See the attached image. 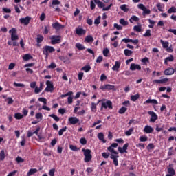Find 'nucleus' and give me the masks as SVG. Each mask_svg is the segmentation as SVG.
Instances as JSON below:
<instances>
[{
    "instance_id": "62",
    "label": "nucleus",
    "mask_w": 176,
    "mask_h": 176,
    "mask_svg": "<svg viewBox=\"0 0 176 176\" xmlns=\"http://www.w3.org/2000/svg\"><path fill=\"white\" fill-rule=\"evenodd\" d=\"M96 4L98 5V8H104L105 6V4L100 1H97Z\"/></svg>"
},
{
    "instance_id": "59",
    "label": "nucleus",
    "mask_w": 176,
    "mask_h": 176,
    "mask_svg": "<svg viewBox=\"0 0 176 176\" xmlns=\"http://www.w3.org/2000/svg\"><path fill=\"white\" fill-rule=\"evenodd\" d=\"M151 30H147L145 32L144 34H143V36H144L145 38L146 37H149L151 36Z\"/></svg>"
},
{
    "instance_id": "2",
    "label": "nucleus",
    "mask_w": 176,
    "mask_h": 176,
    "mask_svg": "<svg viewBox=\"0 0 176 176\" xmlns=\"http://www.w3.org/2000/svg\"><path fill=\"white\" fill-rule=\"evenodd\" d=\"M82 152L84 153V162L85 163H89V162H91V159H93V155H91V150L89 148H82Z\"/></svg>"
},
{
    "instance_id": "64",
    "label": "nucleus",
    "mask_w": 176,
    "mask_h": 176,
    "mask_svg": "<svg viewBox=\"0 0 176 176\" xmlns=\"http://www.w3.org/2000/svg\"><path fill=\"white\" fill-rule=\"evenodd\" d=\"M55 171H56V169H54V168L51 169L49 172V175L50 176H54Z\"/></svg>"
},
{
    "instance_id": "31",
    "label": "nucleus",
    "mask_w": 176,
    "mask_h": 176,
    "mask_svg": "<svg viewBox=\"0 0 176 176\" xmlns=\"http://www.w3.org/2000/svg\"><path fill=\"white\" fill-rule=\"evenodd\" d=\"M124 54L127 57H130V56H131V54H133V51H131V50H130L129 49H125L124 50Z\"/></svg>"
},
{
    "instance_id": "55",
    "label": "nucleus",
    "mask_w": 176,
    "mask_h": 176,
    "mask_svg": "<svg viewBox=\"0 0 176 176\" xmlns=\"http://www.w3.org/2000/svg\"><path fill=\"white\" fill-rule=\"evenodd\" d=\"M140 142H145L146 141H148V138L147 136H141L140 138H139Z\"/></svg>"
},
{
    "instance_id": "23",
    "label": "nucleus",
    "mask_w": 176,
    "mask_h": 176,
    "mask_svg": "<svg viewBox=\"0 0 176 176\" xmlns=\"http://www.w3.org/2000/svg\"><path fill=\"white\" fill-rule=\"evenodd\" d=\"M168 82V78H165L161 79V80H153L154 83H161V84L167 83Z\"/></svg>"
},
{
    "instance_id": "51",
    "label": "nucleus",
    "mask_w": 176,
    "mask_h": 176,
    "mask_svg": "<svg viewBox=\"0 0 176 176\" xmlns=\"http://www.w3.org/2000/svg\"><path fill=\"white\" fill-rule=\"evenodd\" d=\"M14 86L15 87H25V85L23 83H17L16 82H14Z\"/></svg>"
},
{
    "instance_id": "42",
    "label": "nucleus",
    "mask_w": 176,
    "mask_h": 176,
    "mask_svg": "<svg viewBox=\"0 0 176 176\" xmlns=\"http://www.w3.org/2000/svg\"><path fill=\"white\" fill-rule=\"evenodd\" d=\"M127 111V108L124 107H122L118 113H120V115H123V113H125V112Z\"/></svg>"
},
{
    "instance_id": "7",
    "label": "nucleus",
    "mask_w": 176,
    "mask_h": 176,
    "mask_svg": "<svg viewBox=\"0 0 176 176\" xmlns=\"http://www.w3.org/2000/svg\"><path fill=\"white\" fill-rule=\"evenodd\" d=\"M148 114L150 115V116H151V118L149 120V122H151V123H155V122L157 120V114H156V113H155L154 111H148Z\"/></svg>"
},
{
    "instance_id": "50",
    "label": "nucleus",
    "mask_w": 176,
    "mask_h": 176,
    "mask_svg": "<svg viewBox=\"0 0 176 176\" xmlns=\"http://www.w3.org/2000/svg\"><path fill=\"white\" fill-rule=\"evenodd\" d=\"M121 10H123V12H129V8H127V5L123 4L120 6Z\"/></svg>"
},
{
    "instance_id": "47",
    "label": "nucleus",
    "mask_w": 176,
    "mask_h": 176,
    "mask_svg": "<svg viewBox=\"0 0 176 176\" xmlns=\"http://www.w3.org/2000/svg\"><path fill=\"white\" fill-rule=\"evenodd\" d=\"M166 52L168 53H173L174 52V49L173 48V45H170L169 47L168 46L166 49H165Z\"/></svg>"
},
{
    "instance_id": "27",
    "label": "nucleus",
    "mask_w": 176,
    "mask_h": 176,
    "mask_svg": "<svg viewBox=\"0 0 176 176\" xmlns=\"http://www.w3.org/2000/svg\"><path fill=\"white\" fill-rule=\"evenodd\" d=\"M144 104H155V105H157L158 102L156 99H148L144 102Z\"/></svg>"
},
{
    "instance_id": "57",
    "label": "nucleus",
    "mask_w": 176,
    "mask_h": 176,
    "mask_svg": "<svg viewBox=\"0 0 176 176\" xmlns=\"http://www.w3.org/2000/svg\"><path fill=\"white\" fill-rule=\"evenodd\" d=\"M101 23V16H98L94 21V24L98 25Z\"/></svg>"
},
{
    "instance_id": "6",
    "label": "nucleus",
    "mask_w": 176,
    "mask_h": 176,
    "mask_svg": "<svg viewBox=\"0 0 176 176\" xmlns=\"http://www.w3.org/2000/svg\"><path fill=\"white\" fill-rule=\"evenodd\" d=\"M138 8L140 9V10H142V14L143 16H145V14H151V10L147 9L146 7L144 4H138Z\"/></svg>"
},
{
    "instance_id": "4",
    "label": "nucleus",
    "mask_w": 176,
    "mask_h": 176,
    "mask_svg": "<svg viewBox=\"0 0 176 176\" xmlns=\"http://www.w3.org/2000/svg\"><path fill=\"white\" fill-rule=\"evenodd\" d=\"M52 45H57L58 43H61V36L60 35H53L50 37Z\"/></svg>"
},
{
    "instance_id": "49",
    "label": "nucleus",
    "mask_w": 176,
    "mask_h": 176,
    "mask_svg": "<svg viewBox=\"0 0 176 176\" xmlns=\"http://www.w3.org/2000/svg\"><path fill=\"white\" fill-rule=\"evenodd\" d=\"M168 13H176V8L174 6H172L168 10Z\"/></svg>"
},
{
    "instance_id": "58",
    "label": "nucleus",
    "mask_w": 176,
    "mask_h": 176,
    "mask_svg": "<svg viewBox=\"0 0 176 176\" xmlns=\"http://www.w3.org/2000/svg\"><path fill=\"white\" fill-rule=\"evenodd\" d=\"M154 148H155V145L153 144V143H149L146 147L148 151H151V149H154Z\"/></svg>"
},
{
    "instance_id": "38",
    "label": "nucleus",
    "mask_w": 176,
    "mask_h": 176,
    "mask_svg": "<svg viewBox=\"0 0 176 176\" xmlns=\"http://www.w3.org/2000/svg\"><path fill=\"white\" fill-rule=\"evenodd\" d=\"M133 131H134V127H131L128 131H125V134L127 135V137H129V135L133 134Z\"/></svg>"
},
{
    "instance_id": "60",
    "label": "nucleus",
    "mask_w": 176,
    "mask_h": 176,
    "mask_svg": "<svg viewBox=\"0 0 176 176\" xmlns=\"http://www.w3.org/2000/svg\"><path fill=\"white\" fill-rule=\"evenodd\" d=\"M114 28H116V30H123V27L122 25H118V23H114L113 25Z\"/></svg>"
},
{
    "instance_id": "21",
    "label": "nucleus",
    "mask_w": 176,
    "mask_h": 176,
    "mask_svg": "<svg viewBox=\"0 0 176 176\" xmlns=\"http://www.w3.org/2000/svg\"><path fill=\"white\" fill-rule=\"evenodd\" d=\"M120 62L116 61L115 65L112 67L113 71H117V72H119V68H120Z\"/></svg>"
},
{
    "instance_id": "24",
    "label": "nucleus",
    "mask_w": 176,
    "mask_h": 176,
    "mask_svg": "<svg viewBox=\"0 0 176 176\" xmlns=\"http://www.w3.org/2000/svg\"><path fill=\"white\" fill-rule=\"evenodd\" d=\"M43 36L42 35H37V38H36V42H37V46H41L40 43H42V42H43Z\"/></svg>"
},
{
    "instance_id": "54",
    "label": "nucleus",
    "mask_w": 176,
    "mask_h": 176,
    "mask_svg": "<svg viewBox=\"0 0 176 176\" xmlns=\"http://www.w3.org/2000/svg\"><path fill=\"white\" fill-rule=\"evenodd\" d=\"M143 65H146V63H149V58L148 57H145L141 60Z\"/></svg>"
},
{
    "instance_id": "39",
    "label": "nucleus",
    "mask_w": 176,
    "mask_h": 176,
    "mask_svg": "<svg viewBox=\"0 0 176 176\" xmlns=\"http://www.w3.org/2000/svg\"><path fill=\"white\" fill-rule=\"evenodd\" d=\"M14 118H15V119L20 120L21 119H23V118H24V116L21 114L20 113H16L14 114Z\"/></svg>"
},
{
    "instance_id": "17",
    "label": "nucleus",
    "mask_w": 176,
    "mask_h": 176,
    "mask_svg": "<svg viewBox=\"0 0 176 176\" xmlns=\"http://www.w3.org/2000/svg\"><path fill=\"white\" fill-rule=\"evenodd\" d=\"M76 34H77V35H85L86 34V30L82 28H77L76 29Z\"/></svg>"
},
{
    "instance_id": "28",
    "label": "nucleus",
    "mask_w": 176,
    "mask_h": 176,
    "mask_svg": "<svg viewBox=\"0 0 176 176\" xmlns=\"http://www.w3.org/2000/svg\"><path fill=\"white\" fill-rule=\"evenodd\" d=\"M130 23H133V21H135V23H138L140 21V18L135 15H133L130 19H129Z\"/></svg>"
},
{
    "instance_id": "35",
    "label": "nucleus",
    "mask_w": 176,
    "mask_h": 176,
    "mask_svg": "<svg viewBox=\"0 0 176 176\" xmlns=\"http://www.w3.org/2000/svg\"><path fill=\"white\" fill-rule=\"evenodd\" d=\"M91 69V67L89 65H85L81 68V71H85V72H89Z\"/></svg>"
},
{
    "instance_id": "18",
    "label": "nucleus",
    "mask_w": 176,
    "mask_h": 176,
    "mask_svg": "<svg viewBox=\"0 0 176 176\" xmlns=\"http://www.w3.org/2000/svg\"><path fill=\"white\" fill-rule=\"evenodd\" d=\"M144 132L146 133V134H151V133H153V128L149 125L145 126Z\"/></svg>"
},
{
    "instance_id": "34",
    "label": "nucleus",
    "mask_w": 176,
    "mask_h": 176,
    "mask_svg": "<svg viewBox=\"0 0 176 176\" xmlns=\"http://www.w3.org/2000/svg\"><path fill=\"white\" fill-rule=\"evenodd\" d=\"M32 58V56L30 54H26L23 56V60L25 61H28V60H31Z\"/></svg>"
},
{
    "instance_id": "63",
    "label": "nucleus",
    "mask_w": 176,
    "mask_h": 176,
    "mask_svg": "<svg viewBox=\"0 0 176 176\" xmlns=\"http://www.w3.org/2000/svg\"><path fill=\"white\" fill-rule=\"evenodd\" d=\"M102 156L104 159H108V157H109V153H102Z\"/></svg>"
},
{
    "instance_id": "61",
    "label": "nucleus",
    "mask_w": 176,
    "mask_h": 176,
    "mask_svg": "<svg viewBox=\"0 0 176 176\" xmlns=\"http://www.w3.org/2000/svg\"><path fill=\"white\" fill-rule=\"evenodd\" d=\"M57 67V65H56L54 62H52L51 64L48 66V68H50L51 69H54Z\"/></svg>"
},
{
    "instance_id": "25",
    "label": "nucleus",
    "mask_w": 176,
    "mask_h": 176,
    "mask_svg": "<svg viewBox=\"0 0 176 176\" xmlns=\"http://www.w3.org/2000/svg\"><path fill=\"white\" fill-rule=\"evenodd\" d=\"M36 173H38V169H36V168H31V169L29 170V171L27 173L26 176L34 175V174H36Z\"/></svg>"
},
{
    "instance_id": "30",
    "label": "nucleus",
    "mask_w": 176,
    "mask_h": 176,
    "mask_svg": "<svg viewBox=\"0 0 176 176\" xmlns=\"http://www.w3.org/2000/svg\"><path fill=\"white\" fill-rule=\"evenodd\" d=\"M6 157V155H5V150H1L0 152V162H3Z\"/></svg>"
},
{
    "instance_id": "40",
    "label": "nucleus",
    "mask_w": 176,
    "mask_h": 176,
    "mask_svg": "<svg viewBox=\"0 0 176 176\" xmlns=\"http://www.w3.org/2000/svg\"><path fill=\"white\" fill-rule=\"evenodd\" d=\"M120 24H122V25L126 26V25H129V22L124 20V19H120Z\"/></svg>"
},
{
    "instance_id": "12",
    "label": "nucleus",
    "mask_w": 176,
    "mask_h": 176,
    "mask_svg": "<svg viewBox=\"0 0 176 176\" xmlns=\"http://www.w3.org/2000/svg\"><path fill=\"white\" fill-rule=\"evenodd\" d=\"M129 148V143H126L123 147H118V152L120 153H127V148Z\"/></svg>"
},
{
    "instance_id": "19",
    "label": "nucleus",
    "mask_w": 176,
    "mask_h": 176,
    "mask_svg": "<svg viewBox=\"0 0 176 176\" xmlns=\"http://www.w3.org/2000/svg\"><path fill=\"white\" fill-rule=\"evenodd\" d=\"M174 61V56L173 55H170V56L168 57H166L165 59H164V64L166 65H167L168 64V63H171Z\"/></svg>"
},
{
    "instance_id": "5",
    "label": "nucleus",
    "mask_w": 176,
    "mask_h": 176,
    "mask_svg": "<svg viewBox=\"0 0 176 176\" xmlns=\"http://www.w3.org/2000/svg\"><path fill=\"white\" fill-rule=\"evenodd\" d=\"M9 33L11 35V40L12 41H17V39H19V36L17 35V30H16V28H12L9 31Z\"/></svg>"
},
{
    "instance_id": "41",
    "label": "nucleus",
    "mask_w": 176,
    "mask_h": 176,
    "mask_svg": "<svg viewBox=\"0 0 176 176\" xmlns=\"http://www.w3.org/2000/svg\"><path fill=\"white\" fill-rule=\"evenodd\" d=\"M76 47H77V49H78V50H85V49H86V47H85L83 46V45H82L80 43H76Z\"/></svg>"
},
{
    "instance_id": "9",
    "label": "nucleus",
    "mask_w": 176,
    "mask_h": 176,
    "mask_svg": "<svg viewBox=\"0 0 176 176\" xmlns=\"http://www.w3.org/2000/svg\"><path fill=\"white\" fill-rule=\"evenodd\" d=\"M100 89L102 90L103 91L104 90H115V85H109V84H106L104 85H101L100 87Z\"/></svg>"
},
{
    "instance_id": "8",
    "label": "nucleus",
    "mask_w": 176,
    "mask_h": 176,
    "mask_svg": "<svg viewBox=\"0 0 176 176\" xmlns=\"http://www.w3.org/2000/svg\"><path fill=\"white\" fill-rule=\"evenodd\" d=\"M46 85H47V87L45 90L47 92L52 93L53 90H54V85H53V82H52V81L47 80L46 82Z\"/></svg>"
},
{
    "instance_id": "13",
    "label": "nucleus",
    "mask_w": 176,
    "mask_h": 176,
    "mask_svg": "<svg viewBox=\"0 0 176 176\" xmlns=\"http://www.w3.org/2000/svg\"><path fill=\"white\" fill-rule=\"evenodd\" d=\"M68 121L70 124H78L79 123V119L76 117H69Z\"/></svg>"
},
{
    "instance_id": "20",
    "label": "nucleus",
    "mask_w": 176,
    "mask_h": 176,
    "mask_svg": "<svg viewBox=\"0 0 176 176\" xmlns=\"http://www.w3.org/2000/svg\"><path fill=\"white\" fill-rule=\"evenodd\" d=\"M85 42H87V43H93L94 42V38L91 35H88L85 38Z\"/></svg>"
},
{
    "instance_id": "22",
    "label": "nucleus",
    "mask_w": 176,
    "mask_h": 176,
    "mask_svg": "<svg viewBox=\"0 0 176 176\" xmlns=\"http://www.w3.org/2000/svg\"><path fill=\"white\" fill-rule=\"evenodd\" d=\"M59 60H60L61 61H63V63H65L66 64H69V63H70L69 58L65 56H59Z\"/></svg>"
},
{
    "instance_id": "45",
    "label": "nucleus",
    "mask_w": 176,
    "mask_h": 176,
    "mask_svg": "<svg viewBox=\"0 0 176 176\" xmlns=\"http://www.w3.org/2000/svg\"><path fill=\"white\" fill-rule=\"evenodd\" d=\"M134 31H136L137 32H141L142 31V28H141L140 25H135L133 27Z\"/></svg>"
},
{
    "instance_id": "26",
    "label": "nucleus",
    "mask_w": 176,
    "mask_h": 176,
    "mask_svg": "<svg viewBox=\"0 0 176 176\" xmlns=\"http://www.w3.org/2000/svg\"><path fill=\"white\" fill-rule=\"evenodd\" d=\"M98 140L102 141V142H103V144H106L107 143V140L105 139H104V133H99L98 134Z\"/></svg>"
},
{
    "instance_id": "15",
    "label": "nucleus",
    "mask_w": 176,
    "mask_h": 176,
    "mask_svg": "<svg viewBox=\"0 0 176 176\" xmlns=\"http://www.w3.org/2000/svg\"><path fill=\"white\" fill-rule=\"evenodd\" d=\"M52 28H54V30H56L57 31H58V30H63V28H64V25L60 24V23L58 22H56L52 23Z\"/></svg>"
},
{
    "instance_id": "44",
    "label": "nucleus",
    "mask_w": 176,
    "mask_h": 176,
    "mask_svg": "<svg viewBox=\"0 0 176 176\" xmlns=\"http://www.w3.org/2000/svg\"><path fill=\"white\" fill-rule=\"evenodd\" d=\"M69 149H71V151H74V152H78V151H79V148L72 144L69 145Z\"/></svg>"
},
{
    "instance_id": "52",
    "label": "nucleus",
    "mask_w": 176,
    "mask_h": 176,
    "mask_svg": "<svg viewBox=\"0 0 176 176\" xmlns=\"http://www.w3.org/2000/svg\"><path fill=\"white\" fill-rule=\"evenodd\" d=\"M74 102V96H69L67 98V104L68 105H71Z\"/></svg>"
},
{
    "instance_id": "46",
    "label": "nucleus",
    "mask_w": 176,
    "mask_h": 176,
    "mask_svg": "<svg viewBox=\"0 0 176 176\" xmlns=\"http://www.w3.org/2000/svg\"><path fill=\"white\" fill-rule=\"evenodd\" d=\"M50 118H53L54 120H55V122H60V118H58L55 114H51L49 116Z\"/></svg>"
},
{
    "instance_id": "1",
    "label": "nucleus",
    "mask_w": 176,
    "mask_h": 176,
    "mask_svg": "<svg viewBox=\"0 0 176 176\" xmlns=\"http://www.w3.org/2000/svg\"><path fill=\"white\" fill-rule=\"evenodd\" d=\"M106 101V102H105ZM100 102H102V105L100 107L101 111L102 109H113V106L112 104V102L111 100H107L105 99H102L98 101V104H100Z\"/></svg>"
},
{
    "instance_id": "37",
    "label": "nucleus",
    "mask_w": 176,
    "mask_h": 176,
    "mask_svg": "<svg viewBox=\"0 0 176 176\" xmlns=\"http://www.w3.org/2000/svg\"><path fill=\"white\" fill-rule=\"evenodd\" d=\"M168 173L170 175H175V170L173 167H170L168 168Z\"/></svg>"
},
{
    "instance_id": "29",
    "label": "nucleus",
    "mask_w": 176,
    "mask_h": 176,
    "mask_svg": "<svg viewBox=\"0 0 176 176\" xmlns=\"http://www.w3.org/2000/svg\"><path fill=\"white\" fill-rule=\"evenodd\" d=\"M160 43L161 45H162L163 49H165V50L167 48L168 45H170V43H168V41H164L162 39L160 40Z\"/></svg>"
},
{
    "instance_id": "33",
    "label": "nucleus",
    "mask_w": 176,
    "mask_h": 176,
    "mask_svg": "<svg viewBox=\"0 0 176 176\" xmlns=\"http://www.w3.org/2000/svg\"><path fill=\"white\" fill-rule=\"evenodd\" d=\"M140 98V94H136L135 95L131 96V100L135 102L137 100Z\"/></svg>"
},
{
    "instance_id": "53",
    "label": "nucleus",
    "mask_w": 176,
    "mask_h": 176,
    "mask_svg": "<svg viewBox=\"0 0 176 176\" xmlns=\"http://www.w3.org/2000/svg\"><path fill=\"white\" fill-rule=\"evenodd\" d=\"M108 54H109V49L105 48L103 50V56L104 57H108Z\"/></svg>"
},
{
    "instance_id": "48",
    "label": "nucleus",
    "mask_w": 176,
    "mask_h": 176,
    "mask_svg": "<svg viewBox=\"0 0 176 176\" xmlns=\"http://www.w3.org/2000/svg\"><path fill=\"white\" fill-rule=\"evenodd\" d=\"M38 101L40 102H43L44 105H46V104H47V99H46V98H39Z\"/></svg>"
},
{
    "instance_id": "10",
    "label": "nucleus",
    "mask_w": 176,
    "mask_h": 176,
    "mask_svg": "<svg viewBox=\"0 0 176 176\" xmlns=\"http://www.w3.org/2000/svg\"><path fill=\"white\" fill-rule=\"evenodd\" d=\"M19 21L21 24H24V25H28L30 24V21H31V16H25V18L19 19Z\"/></svg>"
},
{
    "instance_id": "14",
    "label": "nucleus",
    "mask_w": 176,
    "mask_h": 176,
    "mask_svg": "<svg viewBox=\"0 0 176 176\" xmlns=\"http://www.w3.org/2000/svg\"><path fill=\"white\" fill-rule=\"evenodd\" d=\"M131 71H135L138 69V71H141V65L135 63H131L130 66Z\"/></svg>"
},
{
    "instance_id": "11",
    "label": "nucleus",
    "mask_w": 176,
    "mask_h": 176,
    "mask_svg": "<svg viewBox=\"0 0 176 176\" xmlns=\"http://www.w3.org/2000/svg\"><path fill=\"white\" fill-rule=\"evenodd\" d=\"M118 158H119V155H115L113 154H111L110 155V159L113 160V163L116 166V167H118V166H119V161L118 160Z\"/></svg>"
},
{
    "instance_id": "56",
    "label": "nucleus",
    "mask_w": 176,
    "mask_h": 176,
    "mask_svg": "<svg viewBox=\"0 0 176 176\" xmlns=\"http://www.w3.org/2000/svg\"><path fill=\"white\" fill-rule=\"evenodd\" d=\"M80 144H81V145H86V144H87V140H86V138H82L80 140Z\"/></svg>"
},
{
    "instance_id": "16",
    "label": "nucleus",
    "mask_w": 176,
    "mask_h": 176,
    "mask_svg": "<svg viewBox=\"0 0 176 176\" xmlns=\"http://www.w3.org/2000/svg\"><path fill=\"white\" fill-rule=\"evenodd\" d=\"M174 72H175V70L174 68L169 67L164 71V75H173Z\"/></svg>"
},
{
    "instance_id": "43",
    "label": "nucleus",
    "mask_w": 176,
    "mask_h": 176,
    "mask_svg": "<svg viewBox=\"0 0 176 176\" xmlns=\"http://www.w3.org/2000/svg\"><path fill=\"white\" fill-rule=\"evenodd\" d=\"M65 131H67V126H65L59 130L58 135H60V137H61V135H63V134H64Z\"/></svg>"
},
{
    "instance_id": "32",
    "label": "nucleus",
    "mask_w": 176,
    "mask_h": 176,
    "mask_svg": "<svg viewBox=\"0 0 176 176\" xmlns=\"http://www.w3.org/2000/svg\"><path fill=\"white\" fill-rule=\"evenodd\" d=\"M61 3V1L58 0H52V4H50V8H52V6H56V5H60Z\"/></svg>"
},
{
    "instance_id": "3",
    "label": "nucleus",
    "mask_w": 176,
    "mask_h": 176,
    "mask_svg": "<svg viewBox=\"0 0 176 176\" xmlns=\"http://www.w3.org/2000/svg\"><path fill=\"white\" fill-rule=\"evenodd\" d=\"M56 52V49L50 45H45L43 48V54L44 56H49V53H53Z\"/></svg>"
},
{
    "instance_id": "36",
    "label": "nucleus",
    "mask_w": 176,
    "mask_h": 176,
    "mask_svg": "<svg viewBox=\"0 0 176 176\" xmlns=\"http://www.w3.org/2000/svg\"><path fill=\"white\" fill-rule=\"evenodd\" d=\"M97 105H98V103L96 104L94 102H92L91 104V109L92 112H96L97 111Z\"/></svg>"
}]
</instances>
